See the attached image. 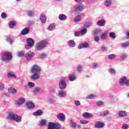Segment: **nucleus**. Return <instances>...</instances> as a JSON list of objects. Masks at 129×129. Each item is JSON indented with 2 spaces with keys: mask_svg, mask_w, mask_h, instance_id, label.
I'll use <instances>...</instances> for the list:
<instances>
[{
  "mask_svg": "<svg viewBox=\"0 0 129 129\" xmlns=\"http://www.w3.org/2000/svg\"><path fill=\"white\" fill-rule=\"evenodd\" d=\"M43 114V111L41 110H38L33 113L34 116H41Z\"/></svg>",
  "mask_w": 129,
  "mask_h": 129,
  "instance_id": "obj_20",
  "label": "nucleus"
},
{
  "mask_svg": "<svg viewBox=\"0 0 129 129\" xmlns=\"http://www.w3.org/2000/svg\"><path fill=\"white\" fill-rule=\"evenodd\" d=\"M46 56L47 55L44 53H41L39 55L40 58H41L42 59H44V58H45Z\"/></svg>",
  "mask_w": 129,
  "mask_h": 129,
  "instance_id": "obj_48",
  "label": "nucleus"
},
{
  "mask_svg": "<svg viewBox=\"0 0 129 129\" xmlns=\"http://www.w3.org/2000/svg\"><path fill=\"white\" fill-rule=\"evenodd\" d=\"M80 32L79 31H76L74 33V36L75 37H79V35H80Z\"/></svg>",
  "mask_w": 129,
  "mask_h": 129,
  "instance_id": "obj_54",
  "label": "nucleus"
},
{
  "mask_svg": "<svg viewBox=\"0 0 129 129\" xmlns=\"http://www.w3.org/2000/svg\"><path fill=\"white\" fill-rule=\"evenodd\" d=\"M87 33V29L86 28H84L81 30L80 33L81 35H82V36L85 35Z\"/></svg>",
  "mask_w": 129,
  "mask_h": 129,
  "instance_id": "obj_36",
  "label": "nucleus"
},
{
  "mask_svg": "<svg viewBox=\"0 0 129 129\" xmlns=\"http://www.w3.org/2000/svg\"><path fill=\"white\" fill-rule=\"evenodd\" d=\"M56 117L57 119H59L61 121H64L65 120V115L63 113L58 114Z\"/></svg>",
  "mask_w": 129,
  "mask_h": 129,
  "instance_id": "obj_10",
  "label": "nucleus"
},
{
  "mask_svg": "<svg viewBox=\"0 0 129 129\" xmlns=\"http://www.w3.org/2000/svg\"><path fill=\"white\" fill-rule=\"evenodd\" d=\"M58 19L60 21H65L67 19V16L64 14H60L58 16Z\"/></svg>",
  "mask_w": 129,
  "mask_h": 129,
  "instance_id": "obj_26",
  "label": "nucleus"
},
{
  "mask_svg": "<svg viewBox=\"0 0 129 129\" xmlns=\"http://www.w3.org/2000/svg\"><path fill=\"white\" fill-rule=\"evenodd\" d=\"M47 121L46 119H42L39 121V125L41 126H45L47 124Z\"/></svg>",
  "mask_w": 129,
  "mask_h": 129,
  "instance_id": "obj_22",
  "label": "nucleus"
},
{
  "mask_svg": "<svg viewBox=\"0 0 129 129\" xmlns=\"http://www.w3.org/2000/svg\"><path fill=\"white\" fill-rule=\"evenodd\" d=\"M27 43L30 46H32V47L34 46V39L31 38H28L27 39Z\"/></svg>",
  "mask_w": 129,
  "mask_h": 129,
  "instance_id": "obj_21",
  "label": "nucleus"
},
{
  "mask_svg": "<svg viewBox=\"0 0 129 129\" xmlns=\"http://www.w3.org/2000/svg\"><path fill=\"white\" fill-rule=\"evenodd\" d=\"M69 80L70 81H75L76 80V76L74 74L69 76Z\"/></svg>",
  "mask_w": 129,
  "mask_h": 129,
  "instance_id": "obj_27",
  "label": "nucleus"
},
{
  "mask_svg": "<svg viewBox=\"0 0 129 129\" xmlns=\"http://www.w3.org/2000/svg\"><path fill=\"white\" fill-rule=\"evenodd\" d=\"M91 25V23L90 22H86L84 24V26H85V27H90Z\"/></svg>",
  "mask_w": 129,
  "mask_h": 129,
  "instance_id": "obj_59",
  "label": "nucleus"
},
{
  "mask_svg": "<svg viewBox=\"0 0 129 129\" xmlns=\"http://www.w3.org/2000/svg\"><path fill=\"white\" fill-rule=\"evenodd\" d=\"M97 105H98V106H100L101 105H103V102H101V101L98 102L97 103Z\"/></svg>",
  "mask_w": 129,
  "mask_h": 129,
  "instance_id": "obj_61",
  "label": "nucleus"
},
{
  "mask_svg": "<svg viewBox=\"0 0 129 129\" xmlns=\"http://www.w3.org/2000/svg\"><path fill=\"white\" fill-rule=\"evenodd\" d=\"M29 31L30 29H29V28L26 27L21 31V35H27V34H29Z\"/></svg>",
  "mask_w": 129,
  "mask_h": 129,
  "instance_id": "obj_25",
  "label": "nucleus"
},
{
  "mask_svg": "<svg viewBox=\"0 0 129 129\" xmlns=\"http://www.w3.org/2000/svg\"><path fill=\"white\" fill-rule=\"evenodd\" d=\"M24 54H25V52L20 51L19 52L18 56H19V57H23V56H24Z\"/></svg>",
  "mask_w": 129,
  "mask_h": 129,
  "instance_id": "obj_53",
  "label": "nucleus"
},
{
  "mask_svg": "<svg viewBox=\"0 0 129 129\" xmlns=\"http://www.w3.org/2000/svg\"><path fill=\"white\" fill-rule=\"evenodd\" d=\"M66 86H67L66 84V78H63L59 82V87L61 90H63L64 88H66Z\"/></svg>",
  "mask_w": 129,
  "mask_h": 129,
  "instance_id": "obj_5",
  "label": "nucleus"
},
{
  "mask_svg": "<svg viewBox=\"0 0 129 129\" xmlns=\"http://www.w3.org/2000/svg\"><path fill=\"white\" fill-rule=\"evenodd\" d=\"M7 118L11 120H14L16 122H21V121H22V117L13 112H10L8 113Z\"/></svg>",
  "mask_w": 129,
  "mask_h": 129,
  "instance_id": "obj_2",
  "label": "nucleus"
},
{
  "mask_svg": "<svg viewBox=\"0 0 129 129\" xmlns=\"http://www.w3.org/2000/svg\"><path fill=\"white\" fill-rule=\"evenodd\" d=\"M72 10L73 12H82L84 10V5H76Z\"/></svg>",
  "mask_w": 129,
  "mask_h": 129,
  "instance_id": "obj_6",
  "label": "nucleus"
},
{
  "mask_svg": "<svg viewBox=\"0 0 129 129\" xmlns=\"http://www.w3.org/2000/svg\"><path fill=\"white\" fill-rule=\"evenodd\" d=\"M1 18H2V19H7V14L5 13H3L1 14Z\"/></svg>",
  "mask_w": 129,
  "mask_h": 129,
  "instance_id": "obj_51",
  "label": "nucleus"
},
{
  "mask_svg": "<svg viewBox=\"0 0 129 129\" xmlns=\"http://www.w3.org/2000/svg\"><path fill=\"white\" fill-rule=\"evenodd\" d=\"M81 21V16L78 15L74 19V22L77 23V22H80Z\"/></svg>",
  "mask_w": 129,
  "mask_h": 129,
  "instance_id": "obj_33",
  "label": "nucleus"
},
{
  "mask_svg": "<svg viewBox=\"0 0 129 129\" xmlns=\"http://www.w3.org/2000/svg\"><path fill=\"white\" fill-rule=\"evenodd\" d=\"M108 71L109 72V73H110V74H113L114 75H115V70H114V69H109L108 70Z\"/></svg>",
  "mask_w": 129,
  "mask_h": 129,
  "instance_id": "obj_42",
  "label": "nucleus"
},
{
  "mask_svg": "<svg viewBox=\"0 0 129 129\" xmlns=\"http://www.w3.org/2000/svg\"><path fill=\"white\" fill-rule=\"evenodd\" d=\"M95 97H96V96L91 94L87 96L86 98L87 99H93V98H95Z\"/></svg>",
  "mask_w": 129,
  "mask_h": 129,
  "instance_id": "obj_39",
  "label": "nucleus"
},
{
  "mask_svg": "<svg viewBox=\"0 0 129 129\" xmlns=\"http://www.w3.org/2000/svg\"><path fill=\"white\" fill-rule=\"evenodd\" d=\"M109 113H110V112H109V111L105 110V111H104L103 113H101L100 115H102V116H104L108 115V114H109Z\"/></svg>",
  "mask_w": 129,
  "mask_h": 129,
  "instance_id": "obj_34",
  "label": "nucleus"
},
{
  "mask_svg": "<svg viewBox=\"0 0 129 129\" xmlns=\"http://www.w3.org/2000/svg\"><path fill=\"white\" fill-rule=\"evenodd\" d=\"M125 84L126 86H129V80H126V81L125 82Z\"/></svg>",
  "mask_w": 129,
  "mask_h": 129,
  "instance_id": "obj_64",
  "label": "nucleus"
},
{
  "mask_svg": "<svg viewBox=\"0 0 129 129\" xmlns=\"http://www.w3.org/2000/svg\"><path fill=\"white\" fill-rule=\"evenodd\" d=\"M9 27L10 29H13L15 26H16V22L15 21H11L9 23Z\"/></svg>",
  "mask_w": 129,
  "mask_h": 129,
  "instance_id": "obj_32",
  "label": "nucleus"
},
{
  "mask_svg": "<svg viewBox=\"0 0 129 129\" xmlns=\"http://www.w3.org/2000/svg\"><path fill=\"white\" fill-rule=\"evenodd\" d=\"M89 44H88V43L87 42H84L82 44H80L78 46V49H84L85 48H88V46Z\"/></svg>",
  "mask_w": 129,
  "mask_h": 129,
  "instance_id": "obj_9",
  "label": "nucleus"
},
{
  "mask_svg": "<svg viewBox=\"0 0 129 129\" xmlns=\"http://www.w3.org/2000/svg\"><path fill=\"white\" fill-rule=\"evenodd\" d=\"M41 90V88L39 87H36L34 88L32 91V92L34 95H37L40 92Z\"/></svg>",
  "mask_w": 129,
  "mask_h": 129,
  "instance_id": "obj_15",
  "label": "nucleus"
},
{
  "mask_svg": "<svg viewBox=\"0 0 129 129\" xmlns=\"http://www.w3.org/2000/svg\"><path fill=\"white\" fill-rule=\"evenodd\" d=\"M54 123H53V122H48V126H47V129H54Z\"/></svg>",
  "mask_w": 129,
  "mask_h": 129,
  "instance_id": "obj_28",
  "label": "nucleus"
},
{
  "mask_svg": "<svg viewBox=\"0 0 129 129\" xmlns=\"http://www.w3.org/2000/svg\"><path fill=\"white\" fill-rule=\"evenodd\" d=\"M101 50L103 52H106V51L107 50V48H106V47L105 46H102V47H101Z\"/></svg>",
  "mask_w": 129,
  "mask_h": 129,
  "instance_id": "obj_55",
  "label": "nucleus"
},
{
  "mask_svg": "<svg viewBox=\"0 0 129 129\" xmlns=\"http://www.w3.org/2000/svg\"><path fill=\"white\" fill-rule=\"evenodd\" d=\"M7 77L8 78H13L16 79L17 78V76L15 74V73L13 72H9L7 74Z\"/></svg>",
  "mask_w": 129,
  "mask_h": 129,
  "instance_id": "obj_16",
  "label": "nucleus"
},
{
  "mask_svg": "<svg viewBox=\"0 0 129 129\" xmlns=\"http://www.w3.org/2000/svg\"><path fill=\"white\" fill-rule=\"evenodd\" d=\"M75 2L76 3H78L79 4H80V5H81L82 4V2L84 1V0H75Z\"/></svg>",
  "mask_w": 129,
  "mask_h": 129,
  "instance_id": "obj_63",
  "label": "nucleus"
},
{
  "mask_svg": "<svg viewBox=\"0 0 129 129\" xmlns=\"http://www.w3.org/2000/svg\"><path fill=\"white\" fill-rule=\"evenodd\" d=\"M48 46V41L46 40L38 42L35 46V49L37 51H41Z\"/></svg>",
  "mask_w": 129,
  "mask_h": 129,
  "instance_id": "obj_3",
  "label": "nucleus"
},
{
  "mask_svg": "<svg viewBox=\"0 0 129 129\" xmlns=\"http://www.w3.org/2000/svg\"><path fill=\"white\" fill-rule=\"evenodd\" d=\"M121 128L122 129H127V128H128V125H127L126 124H123L122 125Z\"/></svg>",
  "mask_w": 129,
  "mask_h": 129,
  "instance_id": "obj_49",
  "label": "nucleus"
},
{
  "mask_svg": "<svg viewBox=\"0 0 129 129\" xmlns=\"http://www.w3.org/2000/svg\"><path fill=\"white\" fill-rule=\"evenodd\" d=\"M54 129H60L61 125L59 123H54Z\"/></svg>",
  "mask_w": 129,
  "mask_h": 129,
  "instance_id": "obj_37",
  "label": "nucleus"
},
{
  "mask_svg": "<svg viewBox=\"0 0 129 129\" xmlns=\"http://www.w3.org/2000/svg\"><path fill=\"white\" fill-rule=\"evenodd\" d=\"M28 86H29L30 88H33V87H35V83L29 82L28 83Z\"/></svg>",
  "mask_w": 129,
  "mask_h": 129,
  "instance_id": "obj_38",
  "label": "nucleus"
},
{
  "mask_svg": "<svg viewBox=\"0 0 129 129\" xmlns=\"http://www.w3.org/2000/svg\"><path fill=\"white\" fill-rule=\"evenodd\" d=\"M75 104L76 105V106H79V105H80V101H78V100H76L75 101Z\"/></svg>",
  "mask_w": 129,
  "mask_h": 129,
  "instance_id": "obj_56",
  "label": "nucleus"
},
{
  "mask_svg": "<svg viewBox=\"0 0 129 129\" xmlns=\"http://www.w3.org/2000/svg\"><path fill=\"white\" fill-rule=\"evenodd\" d=\"M8 91L10 93H16L17 92V90L14 89V88H9L8 89Z\"/></svg>",
  "mask_w": 129,
  "mask_h": 129,
  "instance_id": "obj_31",
  "label": "nucleus"
},
{
  "mask_svg": "<svg viewBox=\"0 0 129 129\" xmlns=\"http://www.w3.org/2000/svg\"><path fill=\"white\" fill-rule=\"evenodd\" d=\"M109 36L110 38H111V39H115V38H116V35H115V33L114 32H110Z\"/></svg>",
  "mask_w": 129,
  "mask_h": 129,
  "instance_id": "obj_35",
  "label": "nucleus"
},
{
  "mask_svg": "<svg viewBox=\"0 0 129 129\" xmlns=\"http://www.w3.org/2000/svg\"><path fill=\"white\" fill-rule=\"evenodd\" d=\"M105 125V124L102 121H97L95 123V126L97 128H102Z\"/></svg>",
  "mask_w": 129,
  "mask_h": 129,
  "instance_id": "obj_8",
  "label": "nucleus"
},
{
  "mask_svg": "<svg viewBox=\"0 0 129 129\" xmlns=\"http://www.w3.org/2000/svg\"><path fill=\"white\" fill-rule=\"evenodd\" d=\"M26 106L28 108H29V109H32L35 107V105L32 102H28L26 104Z\"/></svg>",
  "mask_w": 129,
  "mask_h": 129,
  "instance_id": "obj_23",
  "label": "nucleus"
},
{
  "mask_svg": "<svg viewBox=\"0 0 129 129\" xmlns=\"http://www.w3.org/2000/svg\"><path fill=\"white\" fill-rule=\"evenodd\" d=\"M68 45L69 47H71L72 48H74L75 46H76V43L73 40H70L68 42Z\"/></svg>",
  "mask_w": 129,
  "mask_h": 129,
  "instance_id": "obj_13",
  "label": "nucleus"
},
{
  "mask_svg": "<svg viewBox=\"0 0 129 129\" xmlns=\"http://www.w3.org/2000/svg\"><path fill=\"white\" fill-rule=\"evenodd\" d=\"M92 67L95 69L96 68L98 67V64L96 63H94L92 64Z\"/></svg>",
  "mask_w": 129,
  "mask_h": 129,
  "instance_id": "obj_60",
  "label": "nucleus"
},
{
  "mask_svg": "<svg viewBox=\"0 0 129 129\" xmlns=\"http://www.w3.org/2000/svg\"><path fill=\"white\" fill-rule=\"evenodd\" d=\"M4 89H5V84L2 82H0V91H3Z\"/></svg>",
  "mask_w": 129,
  "mask_h": 129,
  "instance_id": "obj_44",
  "label": "nucleus"
},
{
  "mask_svg": "<svg viewBox=\"0 0 129 129\" xmlns=\"http://www.w3.org/2000/svg\"><path fill=\"white\" fill-rule=\"evenodd\" d=\"M126 58V54H122L121 55H120V59L121 60H125Z\"/></svg>",
  "mask_w": 129,
  "mask_h": 129,
  "instance_id": "obj_40",
  "label": "nucleus"
},
{
  "mask_svg": "<svg viewBox=\"0 0 129 129\" xmlns=\"http://www.w3.org/2000/svg\"><path fill=\"white\" fill-rule=\"evenodd\" d=\"M56 27V25H55L54 23H52V24H50L48 28H47V30L48 31H53L54 29H55V28Z\"/></svg>",
  "mask_w": 129,
  "mask_h": 129,
  "instance_id": "obj_24",
  "label": "nucleus"
},
{
  "mask_svg": "<svg viewBox=\"0 0 129 129\" xmlns=\"http://www.w3.org/2000/svg\"><path fill=\"white\" fill-rule=\"evenodd\" d=\"M94 40L95 42H99V37H98V36H97V35H94Z\"/></svg>",
  "mask_w": 129,
  "mask_h": 129,
  "instance_id": "obj_58",
  "label": "nucleus"
},
{
  "mask_svg": "<svg viewBox=\"0 0 129 129\" xmlns=\"http://www.w3.org/2000/svg\"><path fill=\"white\" fill-rule=\"evenodd\" d=\"M118 115L120 117H123L124 116H126V112L125 111L121 110L119 111L118 112Z\"/></svg>",
  "mask_w": 129,
  "mask_h": 129,
  "instance_id": "obj_18",
  "label": "nucleus"
},
{
  "mask_svg": "<svg viewBox=\"0 0 129 129\" xmlns=\"http://www.w3.org/2000/svg\"><path fill=\"white\" fill-rule=\"evenodd\" d=\"M27 16H29V17H33L34 16V12L33 11H28L27 13Z\"/></svg>",
  "mask_w": 129,
  "mask_h": 129,
  "instance_id": "obj_43",
  "label": "nucleus"
},
{
  "mask_svg": "<svg viewBox=\"0 0 129 129\" xmlns=\"http://www.w3.org/2000/svg\"><path fill=\"white\" fill-rule=\"evenodd\" d=\"M31 71L33 73V75L31 76V79L33 80H37L40 78V74L42 71L41 67L37 64H34L31 67Z\"/></svg>",
  "mask_w": 129,
  "mask_h": 129,
  "instance_id": "obj_1",
  "label": "nucleus"
},
{
  "mask_svg": "<svg viewBox=\"0 0 129 129\" xmlns=\"http://www.w3.org/2000/svg\"><path fill=\"white\" fill-rule=\"evenodd\" d=\"M100 33V30L98 29H96L94 31V36H96L98 34H99Z\"/></svg>",
  "mask_w": 129,
  "mask_h": 129,
  "instance_id": "obj_45",
  "label": "nucleus"
},
{
  "mask_svg": "<svg viewBox=\"0 0 129 129\" xmlns=\"http://www.w3.org/2000/svg\"><path fill=\"white\" fill-rule=\"evenodd\" d=\"M80 122L82 124H86V123H88V121L85 120H81L80 121Z\"/></svg>",
  "mask_w": 129,
  "mask_h": 129,
  "instance_id": "obj_57",
  "label": "nucleus"
},
{
  "mask_svg": "<svg viewBox=\"0 0 129 129\" xmlns=\"http://www.w3.org/2000/svg\"><path fill=\"white\" fill-rule=\"evenodd\" d=\"M12 58H13L12 54L9 52H6L3 54L2 59L3 60V61L9 62V61H10Z\"/></svg>",
  "mask_w": 129,
  "mask_h": 129,
  "instance_id": "obj_4",
  "label": "nucleus"
},
{
  "mask_svg": "<svg viewBox=\"0 0 129 129\" xmlns=\"http://www.w3.org/2000/svg\"><path fill=\"white\" fill-rule=\"evenodd\" d=\"M40 20L43 24H45L46 23V21H47V18H46V16L43 15V14H41L40 16Z\"/></svg>",
  "mask_w": 129,
  "mask_h": 129,
  "instance_id": "obj_19",
  "label": "nucleus"
},
{
  "mask_svg": "<svg viewBox=\"0 0 129 129\" xmlns=\"http://www.w3.org/2000/svg\"><path fill=\"white\" fill-rule=\"evenodd\" d=\"M101 39H102L103 40L104 39H106V34H105V33L102 34V35L101 36Z\"/></svg>",
  "mask_w": 129,
  "mask_h": 129,
  "instance_id": "obj_52",
  "label": "nucleus"
},
{
  "mask_svg": "<svg viewBox=\"0 0 129 129\" xmlns=\"http://www.w3.org/2000/svg\"><path fill=\"white\" fill-rule=\"evenodd\" d=\"M67 95V94L66 93V92H64V91L63 90H60L58 92V96L61 98L66 97Z\"/></svg>",
  "mask_w": 129,
  "mask_h": 129,
  "instance_id": "obj_14",
  "label": "nucleus"
},
{
  "mask_svg": "<svg viewBox=\"0 0 129 129\" xmlns=\"http://www.w3.org/2000/svg\"><path fill=\"white\" fill-rule=\"evenodd\" d=\"M35 57V53L32 51H29L26 53L25 57L26 58L27 61H31L32 58Z\"/></svg>",
  "mask_w": 129,
  "mask_h": 129,
  "instance_id": "obj_7",
  "label": "nucleus"
},
{
  "mask_svg": "<svg viewBox=\"0 0 129 129\" xmlns=\"http://www.w3.org/2000/svg\"><path fill=\"white\" fill-rule=\"evenodd\" d=\"M114 58H115V54H110L108 55V58L110 59V60H113Z\"/></svg>",
  "mask_w": 129,
  "mask_h": 129,
  "instance_id": "obj_46",
  "label": "nucleus"
},
{
  "mask_svg": "<svg viewBox=\"0 0 129 129\" xmlns=\"http://www.w3.org/2000/svg\"><path fill=\"white\" fill-rule=\"evenodd\" d=\"M77 72L80 73L82 71V66H79L77 69Z\"/></svg>",
  "mask_w": 129,
  "mask_h": 129,
  "instance_id": "obj_47",
  "label": "nucleus"
},
{
  "mask_svg": "<svg viewBox=\"0 0 129 129\" xmlns=\"http://www.w3.org/2000/svg\"><path fill=\"white\" fill-rule=\"evenodd\" d=\"M48 101L50 103H54L55 102V99L54 98H51L48 99Z\"/></svg>",
  "mask_w": 129,
  "mask_h": 129,
  "instance_id": "obj_50",
  "label": "nucleus"
},
{
  "mask_svg": "<svg viewBox=\"0 0 129 129\" xmlns=\"http://www.w3.org/2000/svg\"><path fill=\"white\" fill-rule=\"evenodd\" d=\"M24 102H25V99H24V98H21L19 99V100L17 101V105H22V104H23Z\"/></svg>",
  "mask_w": 129,
  "mask_h": 129,
  "instance_id": "obj_29",
  "label": "nucleus"
},
{
  "mask_svg": "<svg viewBox=\"0 0 129 129\" xmlns=\"http://www.w3.org/2000/svg\"><path fill=\"white\" fill-rule=\"evenodd\" d=\"M104 5L105 7H110L111 6V0H106Z\"/></svg>",
  "mask_w": 129,
  "mask_h": 129,
  "instance_id": "obj_30",
  "label": "nucleus"
},
{
  "mask_svg": "<svg viewBox=\"0 0 129 129\" xmlns=\"http://www.w3.org/2000/svg\"><path fill=\"white\" fill-rule=\"evenodd\" d=\"M7 42H8V43H10V44H12V38L8 37L7 39Z\"/></svg>",
  "mask_w": 129,
  "mask_h": 129,
  "instance_id": "obj_62",
  "label": "nucleus"
},
{
  "mask_svg": "<svg viewBox=\"0 0 129 129\" xmlns=\"http://www.w3.org/2000/svg\"><path fill=\"white\" fill-rule=\"evenodd\" d=\"M97 25L99 27H103L105 26V20L101 19L100 20L98 21L97 22Z\"/></svg>",
  "mask_w": 129,
  "mask_h": 129,
  "instance_id": "obj_12",
  "label": "nucleus"
},
{
  "mask_svg": "<svg viewBox=\"0 0 129 129\" xmlns=\"http://www.w3.org/2000/svg\"><path fill=\"white\" fill-rule=\"evenodd\" d=\"M125 81H126V77H123L121 78L119 81V85L123 86L125 84Z\"/></svg>",
  "mask_w": 129,
  "mask_h": 129,
  "instance_id": "obj_11",
  "label": "nucleus"
},
{
  "mask_svg": "<svg viewBox=\"0 0 129 129\" xmlns=\"http://www.w3.org/2000/svg\"><path fill=\"white\" fill-rule=\"evenodd\" d=\"M83 117H85V118H89V117H92L93 115L91 113L88 112H84L82 114Z\"/></svg>",
  "mask_w": 129,
  "mask_h": 129,
  "instance_id": "obj_17",
  "label": "nucleus"
},
{
  "mask_svg": "<svg viewBox=\"0 0 129 129\" xmlns=\"http://www.w3.org/2000/svg\"><path fill=\"white\" fill-rule=\"evenodd\" d=\"M71 127H73V128H75V127H76V123L74 122L72 120H71Z\"/></svg>",
  "mask_w": 129,
  "mask_h": 129,
  "instance_id": "obj_41",
  "label": "nucleus"
}]
</instances>
